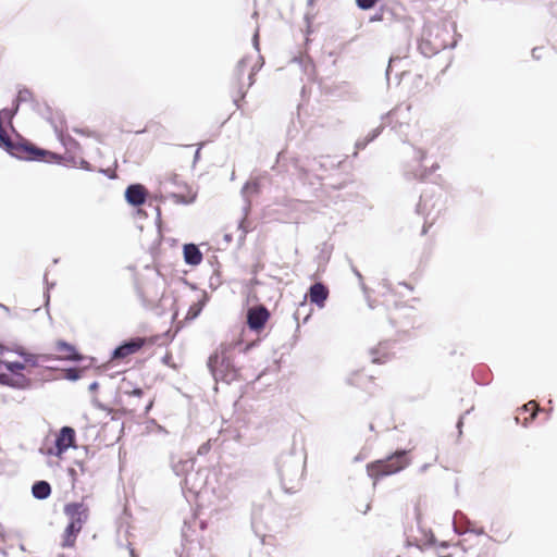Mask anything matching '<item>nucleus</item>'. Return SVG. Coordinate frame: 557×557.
Returning a JSON list of instances; mask_svg holds the SVG:
<instances>
[{
  "instance_id": "obj_31",
  "label": "nucleus",
  "mask_w": 557,
  "mask_h": 557,
  "mask_svg": "<svg viewBox=\"0 0 557 557\" xmlns=\"http://www.w3.org/2000/svg\"><path fill=\"white\" fill-rule=\"evenodd\" d=\"M17 110H18L17 106H15V104H14L13 109L4 108V109L0 110L2 120L7 119L9 121V123H11L13 116L17 113Z\"/></svg>"
},
{
  "instance_id": "obj_52",
  "label": "nucleus",
  "mask_w": 557,
  "mask_h": 557,
  "mask_svg": "<svg viewBox=\"0 0 557 557\" xmlns=\"http://www.w3.org/2000/svg\"><path fill=\"white\" fill-rule=\"evenodd\" d=\"M208 449H209L208 445H207V444H205V445H202V446L199 448L198 453H199V454H205Z\"/></svg>"
},
{
  "instance_id": "obj_43",
  "label": "nucleus",
  "mask_w": 557,
  "mask_h": 557,
  "mask_svg": "<svg viewBox=\"0 0 557 557\" xmlns=\"http://www.w3.org/2000/svg\"><path fill=\"white\" fill-rule=\"evenodd\" d=\"M425 537L426 539H425V542L423 543V545H432L435 541V537H434L433 533H431V532L429 534H426Z\"/></svg>"
},
{
  "instance_id": "obj_27",
  "label": "nucleus",
  "mask_w": 557,
  "mask_h": 557,
  "mask_svg": "<svg viewBox=\"0 0 557 557\" xmlns=\"http://www.w3.org/2000/svg\"><path fill=\"white\" fill-rule=\"evenodd\" d=\"M205 304H206V295L203 296V298L201 300L194 302L189 307L188 312H187V319H196L202 311Z\"/></svg>"
},
{
  "instance_id": "obj_34",
  "label": "nucleus",
  "mask_w": 557,
  "mask_h": 557,
  "mask_svg": "<svg viewBox=\"0 0 557 557\" xmlns=\"http://www.w3.org/2000/svg\"><path fill=\"white\" fill-rule=\"evenodd\" d=\"M530 409H532V413H531V417H530V420H533L536 416V412L539 411L537 409V405L534 400L532 401H529L528 404H525L523 407H522V410L524 411H529Z\"/></svg>"
},
{
  "instance_id": "obj_19",
  "label": "nucleus",
  "mask_w": 557,
  "mask_h": 557,
  "mask_svg": "<svg viewBox=\"0 0 557 557\" xmlns=\"http://www.w3.org/2000/svg\"><path fill=\"white\" fill-rule=\"evenodd\" d=\"M4 385L15 389H28L32 387V380L24 374H16L13 377L9 375L8 383Z\"/></svg>"
},
{
  "instance_id": "obj_37",
  "label": "nucleus",
  "mask_w": 557,
  "mask_h": 557,
  "mask_svg": "<svg viewBox=\"0 0 557 557\" xmlns=\"http://www.w3.org/2000/svg\"><path fill=\"white\" fill-rule=\"evenodd\" d=\"M81 528L79 527H76L72 523H69L65 528V531L67 534L74 536V537H77V534L81 532Z\"/></svg>"
},
{
  "instance_id": "obj_49",
  "label": "nucleus",
  "mask_w": 557,
  "mask_h": 557,
  "mask_svg": "<svg viewBox=\"0 0 557 557\" xmlns=\"http://www.w3.org/2000/svg\"><path fill=\"white\" fill-rule=\"evenodd\" d=\"M98 387H99L98 382H92V383L89 385L88 389H89L90 392H95V391H97V389H98Z\"/></svg>"
},
{
  "instance_id": "obj_18",
  "label": "nucleus",
  "mask_w": 557,
  "mask_h": 557,
  "mask_svg": "<svg viewBox=\"0 0 557 557\" xmlns=\"http://www.w3.org/2000/svg\"><path fill=\"white\" fill-rule=\"evenodd\" d=\"M32 494L35 498L44 500L51 494V486L47 481H36L32 486Z\"/></svg>"
},
{
  "instance_id": "obj_28",
  "label": "nucleus",
  "mask_w": 557,
  "mask_h": 557,
  "mask_svg": "<svg viewBox=\"0 0 557 557\" xmlns=\"http://www.w3.org/2000/svg\"><path fill=\"white\" fill-rule=\"evenodd\" d=\"M5 370L14 375L21 374L20 371L25 369V364L20 361H4Z\"/></svg>"
},
{
  "instance_id": "obj_24",
  "label": "nucleus",
  "mask_w": 557,
  "mask_h": 557,
  "mask_svg": "<svg viewBox=\"0 0 557 557\" xmlns=\"http://www.w3.org/2000/svg\"><path fill=\"white\" fill-rule=\"evenodd\" d=\"M417 212L419 214H422V213L426 212V219H429V216L431 215V210H429V200H428V195L426 194L421 195L420 201L417 205ZM426 224H428V220H425V222H424L422 234H426V232H428V225Z\"/></svg>"
},
{
  "instance_id": "obj_33",
  "label": "nucleus",
  "mask_w": 557,
  "mask_h": 557,
  "mask_svg": "<svg viewBox=\"0 0 557 557\" xmlns=\"http://www.w3.org/2000/svg\"><path fill=\"white\" fill-rule=\"evenodd\" d=\"M17 354L24 358L25 362L30 363L32 366H37V358L32 354H26L23 350H18Z\"/></svg>"
},
{
  "instance_id": "obj_40",
  "label": "nucleus",
  "mask_w": 557,
  "mask_h": 557,
  "mask_svg": "<svg viewBox=\"0 0 557 557\" xmlns=\"http://www.w3.org/2000/svg\"><path fill=\"white\" fill-rule=\"evenodd\" d=\"M173 198H175V202H177V203H189V201H187V200L185 199V197H184V196H182V195L174 194V195H173ZM193 200H194V199H191V200H190V202H191Z\"/></svg>"
},
{
  "instance_id": "obj_29",
  "label": "nucleus",
  "mask_w": 557,
  "mask_h": 557,
  "mask_svg": "<svg viewBox=\"0 0 557 557\" xmlns=\"http://www.w3.org/2000/svg\"><path fill=\"white\" fill-rule=\"evenodd\" d=\"M32 92L30 90L24 88V89H21L18 92H17V96H16V99H15V106H17V108L20 107V103L22 102H28L32 100Z\"/></svg>"
},
{
  "instance_id": "obj_58",
  "label": "nucleus",
  "mask_w": 557,
  "mask_h": 557,
  "mask_svg": "<svg viewBox=\"0 0 557 557\" xmlns=\"http://www.w3.org/2000/svg\"><path fill=\"white\" fill-rule=\"evenodd\" d=\"M461 426H462V417L457 422V428L459 429V433H461Z\"/></svg>"
},
{
  "instance_id": "obj_3",
  "label": "nucleus",
  "mask_w": 557,
  "mask_h": 557,
  "mask_svg": "<svg viewBox=\"0 0 557 557\" xmlns=\"http://www.w3.org/2000/svg\"><path fill=\"white\" fill-rule=\"evenodd\" d=\"M215 382H224L226 384L236 381L239 376V370L234 366L231 357L225 350L215 351L208 359L207 363Z\"/></svg>"
},
{
  "instance_id": "obj_51",
  "label": "nucleus",
  "mask_w": 557,
  "mask_h": 557,
  "mask_svg": "<svg viewBox=\"0 0 557 557\" xmlns=\"http://www.w3.org/2000/svg\"><path fill=\"white\" fill-rule=\"evenodd\" d=\"M82 168L87 170V171L91 170L89 163L87 161H85V160L82 161Z\"/></svg>"
},
{
  "instance_id": "obj_26",
  "label": "nucleus",
  "mask_w": 557,
  "mask_h": 557,
  "mask_svg": "<svg viewBox=\"0 0 557 557\" xmlns=\"http://www.w3.org/2000/svg\"><path fill=\"white\" fill-rule=\"evenodd\" d=\"M311 309L309 308V306L307 305L306 301H302L299 307L297 308L296 312L294 313V319L297 321V330L299 329V323H298V320L300 319V317L302 314L304 315V319H302V323H307L310 315H311Z\"/></svg>"
},
{
  "instance_id": "obj_32",
  "label": "nucleus",
  "mask_w": 557,
  "mask_h": 557,
  "mask_svg": "<svg viewBox=\"0 0 557 557\" xmlns=\"http://www.w3.org/2000/svg\"><path fill=\"white\" fill-rule=\"evenodd\" d=\"M379 0H356V4L361 10L372 9Z\"/></svg>"
},
{
  "instance_id": "obj_10",
  "label": "nucleus",
  "mask_w": 557,
  "mask_h": 557,
  "mask_svg": "<svg viewBox=\"0 0 557 557\" xmlns=\"http://www.w3.org/2000/svg\"><path fill=\"white\" fill-rule=\"evenodd\" d=\"M270 318L269 310L260 305L249 308L247 311V324L250 330L259 332L262 330Z\"/></svg>"
},
{
  "instance_id": "obj_54",
  "label": "nucleus",
  "mask_w": 557,
  "mask_h": 557,
  "mask_svg": "<svg viewBox=\"0 0 557 557\" xmlns=\"http://www.w3.org/2000/svg\"><path fill=\"white\" fill-rule=\"evenodd\" d=\"M53 286H54V283L48 284L47 292H49V289L52 288ZM46 298H47V301H49V293H46Z\"/></svg>"
},
{
  "instance_id": "obj_55",
  "label": "nucleus",
  "mask_w": 557,
  "mask_h": 557,
  "mask_svg": "<svg viewBox=\"0 0 557 557\" xmlns=\"http://www.w3.org/2000/svg\"><path fill=\"white\" fill-rule=\"evenodd\" d=\"M128 545H131V544L128 543ZM127 547H128L129 556H131V557H137V555H136V553H135V549H134V548H132V547H129V546H127Z\"/></svg>"
},
{
  "instance_id": "obj_1",
  "label": "nucleus",
  "mask_w": 557,
  "mask_h": 557,
  "mask_svg": "<svg viewBox=\"0 0 557 557\" xmlns=\"http://www.w3.org/2000/svg\"><path fill=\"white\" fill-rule=\"evenodd\" d=\"M305 461L300 456L289 453L283 454L277 460V472L282 487L286 493H295L301 483Z\"/></svg>"
},
{
  "instance_id": "obj_7",
  "label": "nucleus",
  "mask_w": 557,
  "mask_h": 557,
  "mask_svg": "<svg viewBox=\"0 0 557 557\" xmlns=\"http://www.w3.org/2000/svg\"><path fill=\"white\" fill-rule=\"evenodd\" d=\"M64 513L70 522L76 527L83 528L89 516V508L83 502L69 503L64 507Z\"/></svg>"
},
{
  "instance_id": "obj_57",
  "label": "nucleus",
  "mask_w": 557,
  "mask_h": 557,
  "mask_svg": "<svg viewBox=\"0 0 557 557\" xmlns=\"http://www.w3.org/2000/svg\"><path fill=\"white\" fill-rule=\"evenodd\" d=\"M92 404H94L96 407H98V408H102L101 404L98 401V399H97V398H94V399H92Z\"/></svg>"
},
{
  "instance_id": "obj_47",
  "label": "nucleus",
  "mask_w": 557,
  "mask_h": 557,
  "mask_svg": "<svg viewBox=\"0 0 557 557\" xmlns=\"http://www.w3.org/2000/svg\"><path fill=\"white\" fill-rule=\"evenodd\" d=\"M403 127H408V124L399 123V125L394 124V125L392 126V128H393V129H395V131L399 132L400 134H401V128H403Z\"/></svg>"
},
{
  "instance_id": "obj_5",
  "label": "nucleus",
  "mask_w": 557,
  "mask_h": 557,
  "mask_svg": "<svg viewBox=\"0 0 557 557\" xmlns=\"http://www.w3.org/2000/svg\"><path fill=\"white\" fill-rule=\"evenodd\" d=\"M16 152L18 153H14L13 157L24 159L27 161H45L48 163H59L61 160V157L59 154L36 147L35 145L28 141L17 143Z\"/></svg>"
},
{
  "instance_id": "obj_53",
  "label": "nucleus",
  "mask_w": 557,
  "mask_h": 557,
  "mask_svg": "<svg viewBox=\"0 0 557 557\" xmlns=\"http://www.w3.org/2000/svg\"><path fill=\"white\" fill-rule=\"evenodd\" d=\"M253 75H255V69H252L251 73L249 74V86L253 84Z\"/></svg>"
},
{
  "instance_id": "obj_59",
  "label": "nucleus",
  "mask_w": 557,
  "mask_h": 557,
  "mask_svg": "<svg viewBox=\"0 0 557 557\" xmlns=\"http://www.w3.org/2000/svg\"><path fill=\"white\" fill-rule=\"evenodd\" d=\"M134 394L137 395V396H140L143 394V391L140 388H136L134 391Z\"/></svg>"
},
{
  "instance_id": "obj_50",
  "label": "nucleus",
  "mask_w": 557,
  "mask_h": 557,
  "mask_svg": "<svg viewBox=\"0 0 557 557\" xmlns=\"http://www.w3.org/2000/svg\"><path fill=\"white\" fill-rule=\"evenodd\" d=\"M430 467V463H424L420 467L419 471L420 473H424Z\"/></svg>"
},
{
  "instance_id": "obj_9",
  "label": "nucleus",
  "mask_w": 557,
  "mask_h": 557,
  "mask_svg": "<svg viewBox=\"0 0 557 557\" xmlns=\"http://www.w3.org/2000/svg\"><path fill=\"white\" fill-rule=\"evenodd\" d=\"M208 478V470L205 468H199L198 470H191L188 472L185 479L181 482L183 488L188 490L191 493H199L201 488L206 485Z\"/></svg>"
},
{
  "instance_id": "obj_22",
  "label": "nucleus",
  "mask_w": 557,
  "mask_h": 557,
  "mask_svg": "<svg viewBox=\"0 0 557 557\" xmlns=\"http://www.w3.org/2000/svg\"><path fill=\"white\" fill-rule=\"evenodd\" d=\"M292 62L297 63L308 77L312 76V74L314 72V64L309 57H307V55L295 57L292 60Z\"/></svg>"
},
{
  "instance_id": "obj_4",
  "label": "nucleus",
  "mask_w": 557,
  "mask_h": 557,
  "mask_svg": "<svg viewBox=\"0 0 557 557\" xmlns=\"http://www.w3.org/2000/svg\"><path fill=\"white\" fill-rule=\"evenodd\" d=\"M408 450H397L385 459L376 460L367 466L368 474L371 478L386 476L404 470L410 462Z\"/></svg>"
},
{
  "instance_id": "obj_36",
  "label": "nucleus",
  "mask_w": 557,
  "mask_h": 557,
  "mask_svg": "<svg viewBox=\"0 0 557 557\" xmlns=\"http://www.w3.org/2000/svg\"><path fill=\"white\" fill-rule=\"evenodd\" d=\"M4 361L0 360V384L8 383L9 374L7 373Z\"/></svg>"
},
{
  "instance_id": "obj_13",
  "label": "nucleus",
  "mask_w": 557,
  "mask_h": 557,
  "mask_svg": "<svg viewBox=\"0 0 557 557\" xmlns=\"http://www.w3.org/2000/svg\"><path fill=\"white\" fill-rule=\"evenodd\" d=\"M307 296L312 304L322 309L329 297V288L322 282H315L309 287Z\"/></svg>"
},
{
  "instance_id": "obj_63",
  "label": "nucleus",
  "mask_w": 557,
  "mask_h": 557,
  "mask_svg": "<svg viewBox=\"0 0 557 557\" xmlns=\"http://www.w3.org/2000/svg\"><path fill=\"white\" fill-rule=\"evenodd\" d=\"M225 239L226 240H231V236L230 235H225Z\"/></svg>"
},
{
  "instance_id": "obj_21",
  "label": "nucleus",
  "mask_w": 557,
  "mask_h": 557,
  "mask_svg": "<svg viewBox=\"0 0 557 557\" xmlns=\"http://www.w3.org/2000/svg\"><path fill=\"white\" fill-rule=\"evenodd\" d=\"M58 351L65 352V358L72 361L81 360V355L77 352L75 347L64 341H58L57 343Z\"/></svg>"
},
{
  "instance_id": "obj_17",
  "label": "nucleus",
  "mask_w": 557,
  "mask_h": 557,
  "mask_svg": "<svg viewBox=\"0 0 557 557\" xmlns=\"http://www.w3.org/2000/svg\"><path fill=\"white\" fill-rule=\"evenodd\" d=\"M183 253L185 262L189 265H198L202 261V252L195 244H185Z\"/></svg>"
},
{
  "instance_id": "obj_11",
  "label": "nucleus",
  "mask_w": 557,
  "mask_h": 557,
  "mask_svg": "<svg viewBox=\"0 0 557 557\" xmlns=\"http://www.w3.org/2000/svg\"><path fill=\"white\" fill-rule=\"evenodd\" d=\"M75 431L71 426L61 428L57 438H55V453L54 455L60 457L63 453H65L70 447H74L75 445Z\"/></svg>"
},
{
  "instance_id": "obj_61",
  "label": "nucleus",
  "mask_w": 557,
  "mask_h": 557,
  "mask_svg": "<svg viewBox=\"0 0 557 557\" xmlns=\"http://www.w3.org/2000/svg\"><path fill=\"white\" fill-rule=\"evenodd\" d=\"M200 150L198 149L195 153V160L199 158Z\"/></svg>"
},
{
  "instance_id": "obj_35",
  "label": "nucleus",
  "mask_w": 557,
  "mask_h": 557,
  "mask_svg": "<svg viewBox=\"0 0 557 557\" xmlns=\"http://www.w3.org/2000/svg\"><path fill=\"white\" fill-rule=\"evenodd\" d=\"M75 541H76V537L67 534L66 532H64L63 534V541H62V546L63 547H73L74 544H75Z\"/></svg>"
},
{
  "instance_id": "obj_20",
  "label": "nucleus",
  "mask_w": 557,
  "mask_h": 557,
  "mask_svg": "<svg viewBox=\"0 0 557 557\" xmlns=\"http://www.w3.org/2000/svg\"><path fill=\"white\" fill-rule=\"evenodd\" d=\"M472 522L468 519V517L461 512L456 511L453 519L454 530L458 534H465L466 528L470 527Z\"/></svg>"
},
{
  "instance_id": "obj_30",
  "label": "nucleus",
  "mask_w": 557,
  "mask_h": 557,
  "mask_svg": "<svg viewBox=\"0 0 557 557\" xmlns=\"http://www.w3.org/2000/svg\"><path fill=\"white\" fill-rule=\"evenodd\" d=\"M246 66H247V59L246 58H243L238 61L236 67H235V71H234V75L235 77L240 81L242 77L244 76V73H245V70H246Z\"/></svg>"
},
{
  "instance_id": "obj_48",
  "label": "nucleus",
  "mask_w": 557,
  "mask_h": 557,
  "mask_svg": "<svg viewBox=\"0 0 557 557\" xmlns=\"http://www.w3.org/2000/svg\"><path fill=\"white\" fill-rule=\"evenodd\" d=\"M383 20V14H374L373 16L370 17V22H376V21H382Z\"/></svg>"
},
{
  "instance_id": "obj_44",
  "label": "nucleus",
  "mask_w": 557,
  "mask_h": 557,
  "mask_svg": "<svg viewBox=\"0 0 557 557\" xmlns=\"http://www.w3.org/2000/svg\"><path fill=\"white\" fill-rule=\"evenodd\" d=\"M541 50H542V48H539V47H535L532 49L533 59H536V60L541 59V53H540Z\"/></svg>"
},
{
  "instance_id": "obj_2",
  "label": "nucleus",
  "mask_w": 557,
  "mask_h": 557,
  "mask_svg": "<svg viewBox=\"0 0 557 557\" xmlns=\"http://www.w3.org/2000/svg\"><path fill=\"white\" fill-rule=\"evenodd\" d=\"M342 163V160H334L331 157H320V158H307L306 160H296L295 169L297 170L298 177L302 182H309L310 176L313 175L318 180H322V175L320 172H326L329 170L337 169Z\"/></svg>"
},
{
  "instance_id": "obj_6",
  "label": "nucleus",
  "mask_w": 557,
  "mask_h": 557,
  "mask_svg": "<svg viewBox=\"0 0 557 557\" xmlns=\"http://www.w3.org/2000/svg\"><path fill=\"white\" fill-rule=\"evenodd\" d=\"M440 37V30H437L434 38L432 32H424L418 44L420 53L425 58H431L445 49L447 44Z\"/></svg>"
},
{
  "instance_id": "obj_15",
  "label": "nucleus",
  "mask_w": 557,
  "mask_h": 557,
  "mask_svg": "<svg viewBox=\"0 0 557 557\" xmlns=\"http://www.w3.org/2000/svg\"><path fill=\"white\" fill-rule=\"evenodd\" d=\"M171 466H172L173 472L177 476H184V479H185L186 475L188 474V472L194 470L195 459L190 458V457H186V458H178L176 460L173 457L171 460Z\"/></svg>"
},
{
  "instance_id": "obj_64",
  "label": "nucleus",
  "mask_w": 557,
  "mask_h": 557,
  "mask_svg": "<svg viewBox=\"0 0 557 557\" xmlns=\"http://www.w3.org/2000/svg\"><path fill=\"white\" fill-rule=\"evenodd\" d=\"M312 2H313V0H308V3H309V4H312Z\"/></svg>"
},
{
  "instance_id": "obj_46",
  "label": "nucleus",
  "mask_w": 557,
  "mask_h": 557,
  "mask_svg": "<svg viewBox=\"0 0 557 557\" xmlns=\"http://www.w3.org/2000/svg\"><path fill=\"white\" fill-rule=\"evenodd\" d=\"M252 42H253L255 48L259 49V33H258V30H256V33L253 35Z\"/></svg>"
},
{
  "instance_id": "obj_16",
  "label": "nucleus",
  "mask_w": 557,
  "mask_h": 557,
  "mask_svg": "<svg viewBox=\"0 0 557 557\" xmlns=\"http://www.w3.org/2000/svg\"><path fill=\"white\" fill-rule=\"evenodd\" d=\"M260 191V184L258 181H252V182H247L243 188H242V197L244 199V213H245V218L247 216L249 210H250V207H251V200H250V196L252 195H257L259 194Z\"/></svg>"
},
{
  "instance_id": "obj_23",
  "label": "nucleus",
  "mask_w": 557,
  "mask_h": 557,
  "mask_svg": "<svg viewBox=\"0 0 557 557\" xmlns=\"http://www.w3.org/2000/svg\"><path fill=\"white\" fill-rule=\"evenodd\" d=\"M17 143H13L8 133L2 128L0 129V147L8 151L11 156L16 152Z\"/></svg>"
},
{
  "instance_id": "obj_14",
  "label": "nucleus",
  "mask_w": 557,
  "mask_h": 557,
  "mask_svg": "<svg viewBox=\"0 0 557 557\" xmlns=\"http://www.w3.org/2000/svg\"><path fill=\"white\" fill-rule=\"evenodd\" d=\"M392 343L388 341L380 343L370 349V356L373 363H385L392 356Z\"/></svg>"
},
{
  "instance_id": "obj_45",
  "label": "nucleus",
  "mask_w": 557,
  "mask_h": 557,
  "mask_svg": "<svg viewBox=\"0 0 557 557\" xmlns=\"http://www.w3.org/2000/svg\"><path fill=\"white\" fill-rule=\"evenodd\" d=\"M66 377L70 379V380L75 381V380H77L79 377V375L76 372V370H70Z\"/></svg>"
},
{
  "instance_id": "obj_25",
  "label": "nucleus",
  "mask_w": 557,
  "mask_h": 557,
  "mask_svg": "<svg viewBox=\"0 0 557 557\" xmlns=\"http://www.w3.org/2000/svg\"><path fill=\"white\" fill-rule=\"evenodd\" d=\"M384 125L385 124L383 123L382 125L374 128L364 139H358L355 145L356 149H364L369 143L373 141L382 133Z\"/></svg>"
},
{
  "instance_id": "obj_62",
  "label": "nucleus",
  "mask_w": 557,
  "mask_h": 557,
  "mask_svg": "<svg viewBox=\"0 0 557 557\" xmlns=\"http://www.w3.org/2000/svg\"><path fill=\"white\" fill-rule=\"evenodd\" d=\"M238 101H239L238 99H235V100H234V102H235V104L237 106V108H239V103H238Z\"/></svg>"
},
{
  "instance_id": "obj_39",
  "label": "nucleus",
  "mask_w": 557,
  "mask_h": 557,
  "mask_svg": "<svg viewBox=\"0 0 557 557\" xmlns=\"http://www.w3.org/2000/svg\"><path fill=\"white\" fill-rule=\"evenodd\" d=\"M414 159L421 162L424 158L426 152L421 148H414Z\"/></svg>"
},
{
  "instance_id": "obj_8",
  "label": "nucleus",
  "mask_w": 557,
  "mask_h": 557,
  "mask_svg": "<svg viewBox=\"0 0 557 557\" xmlns=\"http://www.w3.org/2000/svg\"><path fill=\"white\" fill-rule=\"evenodd\" d=\"M145 343H146V339L143 337H133V338L126 339L113 349L111 359L122 360V359L137 352L145 345Z\"/></svg>"
},
{
  "instance_id": "obj_38",
  "label": "nucleus",
  "mask_w": 557,
  "mask_h": 557,
  "mask_svg": "<svg viewBox=\"0 0 557 557\" xmlns=\"http://www.w3.org/2000/svg\"><path fill=\"white\" fill-rule=\"evenodd\" d=\"M438 168V165H432L429 170L424 169L420 174H414V177L419 180H424L430 173L435 171Z\"/></svg>"
},
{
  "instance_id": "obj_12",
  "label": "nucleus",
  "mask_w": 557,
  "mask_h": 557,
  "mask_svg": "<svg viewBox=\"0 0 557 557\" xmlns=\"http://www.w3.org/2000/svg\"><path fill=\"white\" fill-rule=\"evenodd\" d=\"M147 195H148L147 189L141 184H131L129 186H127V188L125 190L126 201L134 207L144 205L146 201Z\"/></svg>"
},
{
  "instance_id": "obj_42",
  "label": "nucleus",
  "mask_w": 557,
  "mask_h": 557,
  "mask_svg": "<svg viewBox=\"0 0 557 557\" xmlns=\"http://www.w3.org/2000/svg\"><path fill=\"white\" fill-rule=\"evenodd\" d=\"M397 113H398V110H392L383 119H386L388 121V123L392 124L393 123V119H394L395 115H397Z\"/></svg>"
},
{
  "instance_id": "obj_60",
  "label": "nucleus",
  "mask_w": 557,
  "mask_h": 557,
  "mask_svg": "<svg viewBox=\"0 0 557 557\" xmlns=\"http://www.w3.org/2000/svg\"><path fill=\"white\" fill-rule=\"evenodd\" d=\"M403 143H408L407 135L405 134L404 137H401Z\"/></svg>"
},
{
  "instance_id": "obj_41",
  "label": "nucleus",
  "mask_w": 557,
  "mask_h": 557,
  "mask_svg": "<svg viewBox=\"0 0 557 557\" xmlns=\"http://www.w3.org/2000/svg\"><path fill=\"white\" fill-rule=\"evenodd\" d=\"M467 532H471V533H474L476 535H483L484 534V530L483 528H480V529H472L471 525L466 528V533Z\"/></svg>"
},
{
  "instance_id": "obj_56",
  "label": "nucleus",
  "mask_w": 557,
  "mask_h": 557,
  "mask_svg": "<svg viewBox=\"0 0 557 557\" xmlns=\"http://www.w3.org/2000/svg\"><path fill=\"white\" fill-rule=\"evenodd\" d=\"M355 276H357L360 281L362 280V275L357 269H354Z\"/></svg>"
}]
</instances>
